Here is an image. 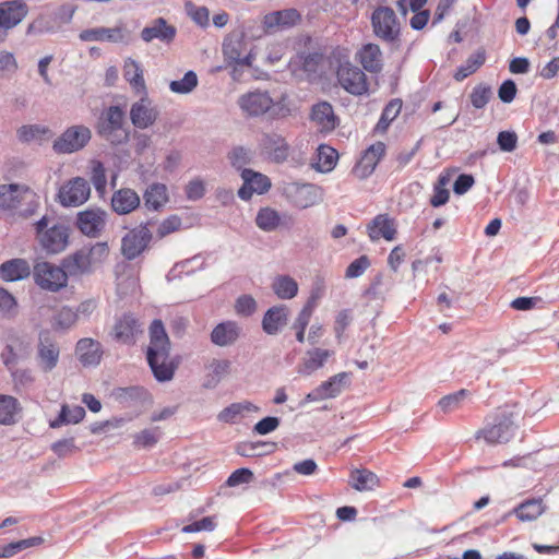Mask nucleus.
I'll return each mask as SVG.
<instances>
[{
  "label": "nucleus",
  "mask_w": 559,
  "mask_h": 559,
  "mask_svg": "<svg viewBox=\"0 0 559 559\" xmlns=\"http://www.w3.org/2000/svg\"><path fill=\"white\" fill-rule=\"evenodd\" d=\"M91 195V187L86 179L75 177L64 183L58 193L63 206H79L85 203Z\"/></svg>",
  "instance_id": "obj_15"
},
{
  "label": "nucleus",
  "mask_w": 559,
  "mask_h": 559,
  "mask_svg": "<svg viewBox=\"0 0 559 559\" xmlns=\"http://www.w3.org/2000/svg\"><path fill=\"white\" fill-rule=\"evenodd\" d=\"M259 407L251 402L233 403L225 407L217 415V419L222 423H234L236 417L243 412H258Z\"/></svg>",
  "instance_id": "obj_49"
},
{
  "label": "nucleus",
  "mask_w": 559,
  "mask_h": 559,
  "mask_svg": "<svg viewBox=\"0 0 559 559\" xmlns=\"http://www.w3.org/2000/svg\"><path fill=\"white\" fill-rule=\"evenodd\" d=\"M20 411L19 401L11 395H0V424L12 425L16 421L15 415Z\"/></svg>",
  "instance_id": "obj_46"
},
{
  "label": "nucleus",
  "mask_w": 559,
  "mask_h": 559,
  "mask_svg": "<svg viewBox=\"0 0 559 559\" xmlns=\"http://www.w3.org/2000/svg\"><path fill=\"white\" fill-rule=\"evenodd\" d=\"M235 310L238 314L251 316L257 310V301L250 295H242L236 300Z\"/></svg>",
  "instance_id": "obj_64"
},
{
  "label": "nucleus",
  "mask_w": 559,
  "mask_h": 559,
  "mask_svg": "<svg viewBox=\"0 0 559 559\" xmlns=\"http://www.w3.org/2000/svg\"><path fill=\"white\" fill-rule=\"evenodd\" d=\"M272 288L281 299H292L298 293L297 282L288 275L277 276L273 282Z\"/></svg>",
  "instance_id": "obj_44"
},
{
  "label": "nucleus",
  "mask_w": 559,
  "mask_h": 559,
  "mask_svg": "<svg viewBox=\"0 0 559 559\" xmlns=\"http://www.w3.org/2000/svg\"><path fill=\"white\" fill-rule=\"evenodd\" d=\"M545 511L542 499H527L515 507L509 514H514L522 522H531L538 519Z\"/></svg>",
  "instance_id": "obj_37"
},
{
  "label": "nucleus",
  "mask_w": 559,
  "mask_h": 559,
  "mask_svg": "<svg viewBox=\"0 0 559 559\" xmlns=\"http://www.w3.org/2000/svg\"><path fill=\"white\" fill-rule=\"evenodd\" d=\"M26 356L27 353L21 342L7 345L1 354L2 361L9 371L15 369L17 364Z\"/></svg>",
  "instance_id": "obj_48"
},
{
  "label": "nucleus",
  "mask_w": 559,
  "mask_h": 559,
  "mask_svg": "<svg viewBox=\"0 0 559 559\" xmlns=\"http://www.w3.org/2000/svg\"><path fill=\"white\" fill-rule=\"evenodd\" d=\"M276 444L274 442H241L237 444L236 452L245 457H254L271 454L274 452Z\"/></svg>",
  "instance_id": "obj_40"
},
{
  "label": "nucleus",
  "mask_w": 559,
  "mask_h": 559,
  "mask_svg": "<svg viewBox=\"0 0 559 559\" xmlns=\"http://www.w3.org/2000/svg\"><path fill=\"white\" fill-rule=\"evenodd\" d=\"M352 486L358 491L372 490L378 486V476L367 469H355L350 474Z\"/></svg>",
  "instance_id": "obj_43"
},
{
  "label": "nucleus",
  "mask_w": 559,
  "mask_h": 559,
  "mask_svg": "<svg viewBox=\"0 0 559 559\" xmlns=\"http://www.w3.org/2000/svg\"><path fill=\"white\" fill-rule=\"evenodd\" d=\"M141 329L138 320L132 314L126 313L116 320L110 336L118 343L131 344Z\"/></svg>",
  "instance_id": "obj_24"
},
{
  "label": "nucleus",
  "mask_w": 559,
  "mask_h": 559,
  "mask_svg": "<svg viewBox=\"0 0 559 559\" xmlns=\"http://www.w3.org/2000/svg\"><path fill=\"white\" fill-rule=\"evenodd\" d=\"M31 267L24 259H12L0 265V277L7 282H16L28 277Z\"/></svg>",
  "instance_id": "obj_33"
},
{
  "label": "nucleus",
  "mask_w": 559,
  "mask_h": 559,
  "mask_svg": "<svg viewBox=\"0 0 559 559\" xmlns=\"http://www.w3.org/2000/svg\"><path fill=\"white\" fill-rule=\"evenodd\" d=\"M33 276L40 288L55 293L67 286L70 274L62 264L57 266L43 261L35 264Z\"/></svg>",
  "instance_id": "obj_8"
},
{
  "label": "nucleus",
  "mask_w": 559,
  "mask_h": 559,
  "mask_svg": "<svg viewBox=\"0 0 559 559\" xmlns=\"http://www.w3.org/2000/svg\"><path fill=\"white\" fill-rule=\"evenodd\" d=\"M144 206L147 210L158 211L168 201L167 188L163 183H153L147 187L143 194Z\"/></svg>",
  "instance_id": "obj_39"
},
{
  "label": "nucleus",
  "mask_w": 559,
  "mask_h": 559,
  "mask_svg": "<svg viewBox=\"0 0 559 559\" xmlns=\"http://www.w3.org/2000/svg\"><path fill=\"white\" fill-rule=\"evenodd\" d=\"M158 118V110L152 105L151 100L142 97L139 102L132 104L130 108V119L138 129H147L155 123Z\"/></svg>",
  "instance_id": "obj_22"
},
{
  "label": "nucleus",
  "mask_w": 559,
  "mask_h": 559,
  "mask_svg": "<svg viewBox=\"0 0 559 559\" xmlns=\"http://www.w3.org/2000/svg\"><path fill=\"white\" fill-rule=\"evenodd\" d=\"M91 138L92 132L86 126H72L55 140L52 148L57 154H72L84 148Z\"/></svg>",
  "instance_id": "obj_9"
},
{
  "label": "nucleus",
  "mask_w": 559,
  "mask_h": 559,
  "mask_svg": "<svg viewBox=\"0 0 559 559\" xmlns=\"http://www.w3.org/2000/svg\"><path fill=\"white\" fill-rule=\"evenodd\" d=\"M385 153V145L382 142H377L370 145L361 156L360 160L355 167V173L359 178H367L376 169L377 164Z\"/></svg>",
  "instance_id": "obj_26"
},
{
  "label": "nucleus",
  "mask_w": 559,
  "mask_h": 559,
  "mask_svg": "<svg viewBox=\"0 0 559 559\" xmlns=\"http://www.w3.org/2000/svg\"><path fill=\"white\" fill-rule=\"evenodd\" d=\"M300 20L301 15L296 9H285L265 14L262 24L264 32L272 34L280 29L290 28L297 25Z\"/></svg>",
  "instance_id": "obj_19"
},
{
  "label": "nucleus",
  "mask_w": 559,
  "mask_h": 559,
  "mask_svg": "<svg viewBox=\"0 0 559 559\" xmlns=\"http://www.w3.org/2000/svg\"><path fill=\"white\" fill-rule=\"evenodd\" d=\"M96 131L111 145L126 144L130 138V129L127 126L124 110L118 105L109 106L98 118Z\"/></svg>",
  "instance_id": "obj_4"
},
{
  "label": "nucleus",
  "mask_w": 559,
  "mask_h": 559,
  "mask_svg": "<svg viewBox=\"0 0 559 559\" xmlns=\"http://www.w3.org/2000/svg\"><path fill=\"white\" fill-rule=\"evenodd\" d=\"M59 357L60 348L56 338L49 331H40L36 347V360L40 370L44 372H50L57 367Z\"/></svg>",
  "instance_id": "obj_13"
},
{
  "label": "nucleus",
  "mask_w": 559,
  "mask_h": 559,
  "mask_svg": "<svg viewBox=\"0 0 559 559\" xmlns=\"http://www.w3.org/2000/svg\"><path fill=\"white\" fill-rule=\"evenodd\" d=\"M108 213L100 207H88L76 214L75 227L88 238H98L106 229Z\"/></svg>",
  "instance_id": "obj_11"
},
{
  "label": "nucleus",
  "mask_w": 559,
  "mask_h": 559,
  "mask_svg": "<svg viewBox=\"0 0 559 559\" xmlns=\"http://www.w3.org/2000/svg\"><path fill=\"white\" fill-rule=\"evenodd\" d=\"M109 255V247L106 241L86 245L62 260L71 277H80L92 274L102 265Z\"/></svg>",
  "instance_id": "obj_2"
},
{
  "label": "nucleus",
  "mask_w": 559,
  "mask_h": 559,
  "mask_svg": "<svg viewBox=\"0 0 559 559\" xmlns=\"http://www.w3.org/2000/svg\"><path fill=\"white\" fill-rule=\"evenodd\" d=\"M229 159L233 167L242 171V169H246L245 166L251 162L252 152L242 146H238L233 148V151L229 154Z\"/></svg>",
  "instance_id": "obj_59"
},
{
  "label": "nucleus",
  "mask_w": 559,
  "mask_h": 559,
  "mask_svg": "<svg viewBox=\"0 0 559 559\" xmlns=\"http://www.w3.org/2000/svg\"><path fill=\"white\" fill-rule=\"evenodd\" d=\"M170 341L160 320H154L150 326V345L146 352L147 362L157 381L165 382L174 378L176 366L168 361Z\"/></svg>",
  "instance_id": "obj_1"
},
{
  "label": "nucleus",
  "mask_w": 559,
  "mask_h": 559,
  "mask_svg": "<svg viewBox=\"0 0 559 559\" xmlns=\"http://www.w3.org/2000/svg\"><path fill=\"white\" fill-rule=\"evenodd\" d=\"M141 204L139 194L130 188H121L112 193L111 209L118 215H127Z\"/></svg>",
  "instance_id": "obj_28"
},
{
  "label": "nucleus",
  "mask_w": 559,
  "mask_h": 559,
  "mask_svg": "<svg viewBox=\"0 0 559 559\" xmlns=\"http://www.w3.org/2000/svg\"><path fill=\"white\" fill-rule=\"evenodd\" d=\"M197 85L198 76L195 72L188 71L181 80L171 81L169 88L176 94H189L197 87Z\"/></svg>",
  "instance_id": "obj_52"
},
{
  "label": "nucleus",
  "mask_w": 559,
  "mask_h": 559,
  "mask_svg": "<svg viewBox=\"0 0 559 559\" xmlns=\"http://www.w3.org/2000/svg\"><path fill=\"white\" fill-rule=\"evenodd\" d=\"M317 157L316 169L321 173H330L336 165L338 154L335 148L329 145H320Z\"/></svg>",
  "instance_id": "obj_45"
},
{
  "label": "nucleus",
  "mask_w": 559,
  "mask_h": 559,
  "mask_svg": "<svg viewBox=\"0 0 559 559\" xmlns=\"http://www.w3.org/2000/svg\"><path fill=\"white\" fill-rule=\"evenodd\" d=\"M467 395V391L462 389L453 394H449L447 396H443L438 405L439 407L444 412V413H449V412H452L454 409H456L461 402L463 401V399Z\"/></svg>",
  "instance_id": "obj_61"
},
{
  "label": "nucleus",
  "mask_w": 559,
  "mask_h": 559,
  "mask_svg": "<svg viewBox=\"0 0 559 559\" xmlns=\"http://www.w3.org/2000/svg\"><path fill=\"white\" fill-rule=\"evenodd\" d=\"M401 108L402 102L400 99L391 100L383 109L378 126L383 128L388 127L389 123L397 117Z\"/></svg>",
  "instance_id": "obj_62"
},
{
  "label": "nucleus",
  "mask_w": 559,
  "mask_h": 559,
  "mask_svg": "<svg viewBox=\"0 0 559 559\" xmlns=\"http://www.w3.org/2000/svg\"><path fill=\"white\" fill-rule=\"evenodd\" d=\"M28 13V7L21 0L0 2V43L8 35V31L19 25Z\"/></svg>",
  "instance_id": "obj_14"
},
{
  "label": "nucleus",
  "mask_w": 559,
  "mask_h": 559,
  "mask_svg": "<svg viewBox=\"0 0 559 559\" xmlns=\"http://www.w3.org/2000/svg\"><path fill=\"white\" fill-rule=\"evenodd\" d=\"M177 34V28L169 24L164 17H157L147 24L140 34L144 43H152L157 39L164 44L174 41Z\"/></svg>",
  "instance_id": "obj_20"
},
{
  "label": "nucleus",
  "mask_w": 559,
  "mask_h": 559,
  "mask_svg": "<svg viewBox=\"0 0 559 559\" xmlns=\"http://www.w3.org/2000/svg\"><path fill=\"white\" fill-rule=\"evenodd\" d=\"M29 195L34 197L35 193L26 185H23V183L0 185V210L1 211L15 210Z\"/></svg>",
  "instance_id": "obj_18"
},
{
  "label": "nucleus",
  "mask_w": 559,
  "mask_h": 559,
  "mask_svg": "<svg viewBox=\"0 0 559 559\" xmlns=\"http://www.w3.org/2000/svg\"><path fill=\"white\" fill-rule=\"evenodd\" d=\"M516 426L509 413H498L486 419L485 426L476 432V439L488 444L507 443L514 436Z\"/></svg>",
  "instance_id": "obj_5"
},
{
  "label": "nucleus",
  "mask_w": 559,
  "mask_h": 559,
  "mask_svg": "<svg viewBox=\"0 0 559 559\" xmlns=\"http://www.w3.org/2000/svg\"><path fill=\"white\" fill-rule=\"evenodd\" d=\"M333 354L332 350L314 348L306 353L302 365L298 367V373L310 376L313 371L323 367L328 358Z\"/></svg>",
  "instance_id": "obj_36"
},
{
  "label": "nucleus",
  "mask_w": 559,
  "mask_h": 559,
  "mask_svg": "<svg viewBox=\"0 0 559 559\" xmlns=\"http://www.w3.org/2000/svg\"><path fill=\"white\" fill-rule=\"evenodd\" d=\"M48 132V129L39 124H25L19 128L17 138L23 143H29L34 140L40 139Z\"/></svg>",
  "instance_id": "obj_56"
},
{
  "label": "nucleus",
  "mask_w": 559,
  "mask_h": 559,
  "mask_svg": "<svg viewBox=\"0 0 559 559\" xmlns=\"http://www.w3.org/2000/svg\"><path fill=\"white\" fill-rule=\"evenodd\" d=\"M76 354L84 366H96L102 359V345L93 338H82L76 344Z\"/></svg>",
  "instance_id": "obj_31"
},
{
  "label": "nucleus",
  "mask_w": 559,
  "mask_h": 559,
  "mask_svg": "<svg viewBox=\"0 0 559 559\" xmlns=\"http://www.w3.org/2000/svg\"><path fill=\"white\" fill-rule=\"evenodd\" d=\"M91 181L99 195H103L106 191L107 178L105 167L99 160L91 163Z\"/></svg>",
  "instance_id": "obj_54"
},
{
  "label": "nucleus",
  "mask_w": 559,
  "mask_h": 559,
  "mask_svg": "<svg viewBox=\"0 0 559 559\" xmlns=\"http://www.w3.org/2000/svg\"><path fill=\"white\" fill-rule=\"evenodd\" d=\"M83 41H107V43H127L129 34L123 26L115 27H95L84 29L79 35Z\"/></svg>",
  "instance_id": "obj_21"
},
{
  "label": "nucleus",
  "mask_w": 559,
  "mask_h": 559,
  "mask_svg": "<svg viewBox=\"0 0 559 559\" xmlns=\"http://www.w3.org/2000/svg\"><path fill=\"white\" fill-rule=\"evenodd\" d=\"M368 234L372 241L380 239V237L391 241L395 238L396 229L392 219L380 214L368 225Z\"/></svg>",
  "instance_id": "obj_34"
},
{
  "label": "nucleus",
  "mask_w": 559,
  "mask_h": 559,
  "mask_svg": "<svg viewBox=\"0 0 559 559\" xmlns=\"http://www.w3.org/2000/svg\"><path fill=\"white\" fill-rule=\"evenodd\" d=\"M449 179L445 176H440L438 182L435 185L433 195L430 199V204L435 207L445 204L449 200V191L445 188Z\"/></svg>",
  "instance_id": "obj_58"
},
{
  "label": "nucleus",
  "mask_w": 559,
  "mask_h": 559,
  "mask_svg": "<svg viewBox=\"0 0 559 559\" xmlns=\"http://www.w3.org/2000/svg\"><path fill=\"white\" fill-rule=\"evenodd\" d=\"M246 43L240 36H229L223 43V53L229 63L238 66H251L252 53H245Z\"/></svg>",
  "instance_id": "obj_23"
},
{
  "label": "nucleus",
  "mask_w": 559,
  "mask_h": 559,
  "mask_svg": "<svg viewBox=\"0 0 559 559\" xmlns=\"http://www.w3.org/2000/svg\"><path fill=\"white\" fill-rule=\"evenodd\" d=\"M373 34L388 44L400 41L401 24L394 10L386 5H379L370 16Z\"/></svg>",
  "instance_id": "obj_7"
},
{
  "label": "nucleus",
  "mask_w": 559,
  "mask_h": 559,
  "mask_svg": "<svg viewBox=\"0 0 559 559\" xmlns=\"http://www.w3.org/2000/svg\"><path fill=\"white\" fill-rule=\"evenodd\" d=\"M85 416V409L82 406H74L70 408L68 405H62L58 418L50 421L51 428H59L64 424H78Z\"/></svg>",
  "instance_id": "obj_47"
},
{
  "label": "nucleus",
  "mask_w": 559,
  "mask_h": 559,
  "mask_svg": "<svg viewBox=\"0 0 559 559\" xmlns=\"http://www.w3.org/2000/svg\"><path fill=\"white\" fill-rule=\"evenodd\" d=\"M240 176L243 185L238 190V197L243 201H249L253 193L263 194L271 188V180L261 173L252 169H242Z\"/></svg>",
  "instance_id": "obj_17"
},
{
  "label": "nucleus",
  "mask_w": 559,
  "mask_h": 559,
  "mask_svg": "<svg viewBox=\"0 0 559 559\" xmlns=\"http://www.w3.org/2000/svg\"><path fill=\"white\" fill-rule=\"evenodd\" d=\"M12 377V382L14 386V391L16 393H21L22 391L28 389L35 381V377L31 369L27 368H15L10 371Z\"/></svg>",
  "instance_id": "obj_51"
},
{
  "label": "nucleus",
  "mask_w": 559,
  "mask_h": 559,
  "mask_svg": "<svg viewBox=\"0 0 559 559\" xmlns=\"http://www.w3.org/2000/svg\"><path fill=\"white\" fill-rule=\"evenodd\" d=\"M359 62L365 71L380 73L383 69V56L377 44H366L357 52Z\"/></svg>",
  "instance_id": "obj_29"
},
{
  "label": "nucleus",
  "mask_w": 559,
  "mask_h": 559,
  "mask_svg": "<svg viewBox=\"0 0 559 559\" xmlns=\"http://www.w3.org/2000/svg\"><path fill=\"white\" fill-rule=\"evenodd\" d=\"M160 438L158 427L143 429L133 436V445L138 448H151L155 445Z\"/></svg>",
  "instance_id": "obj_53"
},
{
  "label": "nucleus",
  "mask_w": 559,
  "mask_h": 559,
  "mask_svg": "<svg viewBox=\"0 0 559 559\" xmlns=\"http://www.w3.org/2000/svg\"><path fill=\"white\" fill-rule=\"evenodd\" d=\"M37 239L41 248L49 254H57L66 250L69 243L68 228L62 224L49 226L47 216H43L35 224Z\"/></svg>",
  "instance_id": "obj_6"
},
{
  "label": "nucleus",
  "mask_w": 559,
  "mask_h": 559,
  "mask_svg": "<svg viewBox=\"0 0 559 559\" xmlns=\"http://www.w3.org/2000/svg\"><path fill=\"white\" fill-rule=\"evenodd\" d=\"M336 76L338 84L354 96H360L368 92L367 76L357 66L349 62L340 64Z\"/></svg>",
  "instance_id": "obj_12"
},
{
  "label": "nucleus",
  "mask_w": 559,
  "mask_h": 559,
  "mask_svg": "<svg viewBox=\"0 0 559 559\" xmlns=\"http://www.w3.org/2000/svg\"><path fill=\"white\" fill-rule=\"evenodd\" d=\"M262 147L274 163H284L289 156V145L287 141L277 133H267L262 138Z\"/></svg>",
  "instance_id": "obj_27"
},
{
  "label": "nucleus",
  "mask_w": 559,
  "mask_h": 559,
  "mask_svg": "<svg viewBox=\"0 0 559 559\" xmlns=\"http://www.w3.org/2000/svg\"><path fill=\"white\" fill-rule=\"evenodd\" d=\"M241 328L235 321H225L217 324L212 333L211 341L213 344L226 347L233 345L240 336Z\"/></svg>",
  "instance_id": "obj_30"
},
{
  "label": "nucleus",
  "mask_w": 559,
  "mask_h": 559,
  "mask_svg": "<svg viewBox=\"0 0 559 559\" xmlns=\"http://www.w3.org/2000/svg\"><path fill=\"white\" fill-rule=\"evenodd\" d=\"M255 224L261 230L271 233L276 230L283 224V221L276 210L265 206L259 210Z\"/></svg>",
  "instance_id": "obj_41"
},
{
  "label": "nucleus",
  "mask_w": 559,
  "mask_h": 559,
  "mask_svg": "<svg viewBox=\"0 0 559 559\" xmlns=\"http://www.w3.org/2000/svg\"><path fill=\"white\" fill-rule=\"evenodd\" d=\"M485 50L478 49L467 58L466 62L463 66L457 68L456 72L454 73V79L459 82L463 81L464 79L476 72L485 63Z\"/></svg>",
  "instance_id": "obj_42"
},
{
  "label": "nucleus",
  "mask_w": 559,
  "mask_h": 559,
  "mask_svg": "<svg viewBox=\"0 0 559 559\" xmlns=\"http://www.w3.org/2000/svg\"><path fill=\"white\" fill-rule=\"evenodd\" d=\"M151 222L130 229L121 239V253L127 260H134L148 247L153 235Z\"/></svg>",
  "instance_id": "obj_10"
},
{
  "label": "nucleus",
  "mask_w": 559,
  "mask_h": 559,
  "mask_svg": "<svg viewBox=\"0 0 559 559\" xmlns=\"http://www.w3.org/2000/svg\"><path fill=\"white\" fill-rule=\"evenodd\" d=\"M123 76L136 93L146 92V85L143 78V69L136 60L132 58H127L124 60Z\"/></svg>",
  "instance_id": "obj_38"
},
{
  "label": "nucleus",
  "mask_w": 559,
  "mask_h": 559,
  "mask_svg": "<svg viewBox=\"0 0 559 559\" xmlns=\"http://www.w3.org/2000/svg\"><path fill=\"white\" fill-rule=\"evenodd\" d=\"M287 323V310L284 306L270 308L262 320V329L269 335L277 334Z\"/></svg>",
  "instance_id": "obj_35"
},
{
  "label": "nucleus",
  "mask_w": 559,
  "mask_h": 559,
  "mask_svg": "<svg viewBox=\"0 0 559 559\" xmlns=\"http://www.w3.org/2000/svg\"><path fill=\"white\" fill-rule=\"evenodd\" d=\"M313 308V300H308V302L305 305V307L301 309V311L299 312L298 317L295 320L294 329L297 330L296 338L300 343L305 341V330L310 321Z\"/></svg>",
  "instance_id": "obj_50"
},
{
  "label": "nucleus",
  "mask_w": 559,
  "mask_h": 559,
  "mask_svg": "<svg viewBox=\"0 0 559 559\" xmlns=\"http://www.w3.org/2000/svg\"><path fill=\"white\" fill-rule=\"evenodd\" d=\"M289 201L299 209H307L322 200L321 189L311 183H292L286 188Z\"/></svg>",
  "instance_id": "obj_16"
},
{
  "label": "nucleus",
  "mask_w": 559,
  "mask_h": 559,
  "mask_svg": "<svg viewBox=\"0 0 559 559\" xmlns=\"http://www.w3.org/2000/svg\"><path fill=\"white\" fill-rule=\"evenodd\" d=\"M298 59L302 70L306 73L314 74L317 73L319 66L323 60V55L318 51L300 53L298 55Z\"/></svg>",
  "instance_id": "obj_57"
},
{
  "label": "nucleus",
  "mask_w": 559,
  "mask_h": 559,
  "mask_svg": "<svg viewBox=\"0 0 559 559\" xmlns=\"http://www.w3.org/2000/svg\"><path fill=\"white\" fill-rule=\"evenodd\" d=\"M202 386L204 389H215L219 382L227 377L230 370V361L227 359H213L206 366Z\"/></svg>",
  "instance_id": "obj_32"
},
{
  "label": "nucleus",
  "mask_w": 559,
  "mask_h": 559,
  "mask_svg": "<svg viewBox=\"0 0 559 559\" xmlns=\"http://www.w3.org/2000/svg\"><path fill=\"white\" fill-rule=\"evenodd\" d=\"M41 542L40 537H32L4 545L0 549V558H10L19 551L35 546Z\"/></svg>",
  "instance_id": "obj_55"
},
{
  "label": "nucleus",
  "mask_w": 559,
  "mask_h": 559,
  "mask_svg": "<svg viewBox=\"0 0 559 559\" xmlns=\"http://www.w3.org/2000/svg\"><path fill=\"white\" fill-rule=\"evenodd\" d=\"M491 97V90L488 86L478 85L474 87L471 94L472 105L477 108H484Z\"/></svg>",
  "instance_id": "obj_63"
},
{
  "label": "nucleus",
  "mask_w": 559,
  "mask_h": 559,
  "mask_svg": "<svg viewBox=\"0 0 559 559\" xmlns=\"http://www.w3.org/2000/svg\"><path fill=\"white\" fill-rule=\"evenodd\" d=\"M284 100V95L274 100L266 91L255 90L241 95L237 104L248 116L259 117L269 114L272 118H278L289 114V109L283 104Z\"/></svg>",
  "instance_id": "obj_3"
},
{
  "label": "nucleus",
  "mask_w": 559,
  "mask_h": 559,
  "mask_svg": "<svg viewBox=\"0 0 559 559\" xmlns=\"http://www.w3.org/2000/svg\"><path fill=\"white\" fill-rule=\"evenodd\" d=\"M78 320V313L70 307H62L55 316L53 323L57 328L69 329Z\"/></svg>",
  "instance_id": "obj_60"
},
{
  "label": "nucleus",
  "mask_w": 559,
  "mask_h": 559,
  "mask_svg": "<svg viewBox=\"0 0 559 559\" xmlns=\"http://www.w3.org/2000/svg\"><path fill=\"white\" fill-rule=\"evenodd\" d=\"M310 119L321 132H331L338 124V118L328 102L314 104L311 108Z\"/></svg>",
  "instance_id": "obj_25"
}]
</instances>
